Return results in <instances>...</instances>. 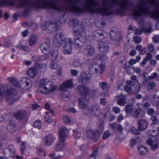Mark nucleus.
Listing matches in <instances>:
<instances>
[{
    "label": "nucleus",
    "instance_id": "f257e3e1",
    "mask_svg": "<svg viewBox=\"0 0 159 159\" xmlns=\"http://www.w3.org/2000/svg\"><path fill=\"white\" fill-rule=\"evenodd\" d=\"M19 3L17 6L19 7H27L29 10L31 8H38L43 7L48 9V1L46 0H19ZM8 3L13 5L14 2L9 0H0V6Z\"/></svg>",
    "mask_w": 159,
    "mask_h": 159
},
{
    "label": "nucleus",
    "instance_id": "f03ea898",
    "mask_svg": "<svg viewBox=\"0 0 159 159\" xmlns=\"http://www.w3.org/2000/svg\"><path fill=\"white\" fill-rule=\"evenodd\" d=\"M17 90L8 84H5L0 87V104L4 98L7 103L11 105L19 98Z\"/></svg>",
    "mask_w": 159,
    "mask_h": 159
},
{
    "label": "nucleus",
    "instance_id": "7ed1b4c3",
    "mask_svg": "<svg viewBox=\"0 0 159 159\" xmlns=\"http://www.w3.org/2000/svg\"><path fill=\"white\" fill-rule=\"evenodd\" d=\"M39 87L40 92L44 94L53 93L58 88L57 85H54L49 80L44 78L40 82Z\"/></svg>",
    "mask_w": 159,
    "mask_h": 159
},
{
    "label": "nucleus",
    "instance_id": "20e7f679",
    "mask_svg": "<svg viewBox=\"0 0 159 159\" xmlns=\"http://www.w3.org/2000/svg\"><path fill=\"white\" fill-rule=\"evenodd\" d=\"M7 80L17 88L24 86L25 85V89H29L32 86L31 81L29 78L25 77L22 78L20 83L18 82L16 79L12 77H8Z\"/></svg>",
    "mask_w": 159,
    "mask_h": 159
},
{
    "label": "nucleus",
    "instance_id": "39448f33",
    "mask_svg": "<svg viewBox=\"0 0 159 159\" xmlns=\"http://www.w3.org/2000/svg\"><path fill=\"white\" fill-rule=\"evenodd\" d=\"M15 147L12 144L7 146L3 151L4 157L6 159H14L15 156Z\"/></svg>",
    "mask_w": 159,
    "mask_h": 159
},
{
    "label": "nucleus",
    "instance_id": "423d86ee",
    "mask_svg": "<svg viewBox=\"0 0 159 159\" xmlns=\"http://www.w3.org/2000/svg\"><path fill=\"white\" fill-rule=\"evenodd\" d=\"M72 40L71 39H65L62 48L63 53L65 54H71L72 47Z\"/></svg>",
    "mask_w": 159,
    "mask_h": 159
},
{
    "label": "nucleus",
    "instance_id": "0eeeda50",
    "mask_svg": "<svg viewBox=\"0 0 159 159\" xmlns=\"http://www.w3.org/2000/svg\"><path fill=\"white\" fill-rule=\"evenodd\" d=\"M101 108L98 104H94L89 109V113L92 116H97L101 112Z\"/></svg>",
    "mask_w": 159,
    "mask_h": 159
},
{
    "label": "nucleus",
    "instance_id": "6e6552de",
    "mask_svg": "<svg viewBox=\"0 0 159 159\" xmlns=\"http://www.w3.org/2000/svg\"><path fill=\"white\" fill-rule=\"evenodd\" d=\"M105 69V65L101 63L98 68L92 67L89 69V71L90 75L96 74V75H98L102 74Z\"/></svg>",
    "mask_w": 159,
    "mask_h": 159
},
{
    "label": "nucleus",
    "instance_id": "1a4fd4ad",
    "mask_svg": "<svg viewBox=\"0 0 159 159\" xmlns=\"http://www.w3.org/2000/svg\"><path fill=\"white\" fill-rule=\"evenodd\" d=\"M107 34L105 30H98L94 31L93 34V36L94 38L101 40L106 38Z\"/></svg>",
    "mask_w": 159,
    "mask_h": 159
},
{
    "label": "nucleus",
    "instance_id": "9d476101",
    "mask_svg": "<svg viewBox=\"0 0 159 159\" xmlns=\"http://www.w3.org/2000/svg\"><path fill=\"white\" fill-rule=\"evenodd\" d=\"M73 86V84L72 80L70 79L66 81L61 84L59 87V89L62 92H65L67 91L68 89Z\"/></svg>",
    "mask_w": 159,
    "mask_h": 159
},
{
    "label": "nucleus",
    "instance_id": "9b49d317",
    "mask_svg": "<svg viewBox=\"0 0 159 159\" xmlns=\"http://www.w3.org/2000/svg\"><path fill=\"white\" fill-rule=\"evenodd\" d=\"M95 130L92 129H89L86 132V136L88 138L90 139H92L94 142H97L99 139L98 134H96Z\"/></svg>",
    "mask_w": 159,
    "mask_h": 159
},
{
    "label": "nucleus",
    "instance_id": "f8f14e48",
    "mask_svg": "<svg viewBox=\"0 0 159 159\" xmlns=\"http://www.w3.org/2000/svg\"><path fill=\"white\" fill-rule=\"evenodd\" d=\"M64 39V34L62 33L58 32L53 38V41L57 46L59 47L63 43Z\"/></svg>",
    "mask_w": 159,
    "mask_h": 159
},
{
    "label": "nucleus",
    "instance_id": "ddd939ff",
    "mask_svg": "<svg viewBox=\"0 0 159 159\" xmlns=\"http://www.w3.org/2000/svg\"><path fill=\"white\" fill-rule=\"evenodd\" d=\"M84 39L80 35H76L74 39L75 45L77 48H80L84 45Z\"/></svg>",
    "mask_w": 159,
    "mask_h": 159
},
{
    "label": "nucleus",
    "instance_id": "4468645a",
    "mask_svg": "<svg viewBox=\"0 0 159 159\" xmlns=\"http://www.w3.org/2000/svg\"><path fill=\"white\" fill-rule=\"evenodd\" d=\"M84 51L87 56L92 57L94 54L95 49L91 44H87L85 46Z\"/></svg>",
    "mask_w": 159,
    "mask_h": 159
},
{
    "label": "nucleus",
    "instance_id": "2eb2a0df",
    "mask_svg": "<svg viewBox=\"0 0 159 159\" xmlns=\"http://www.w3.org/2000/svg\"><path fill=\"white\" fill-rule=\"evenodd\" d=\"M55 139V136L52 134H49L44 138V144L46 146H50L52 145Z\"/></svg>",
    "mask_w": 159,
    "mask_h": 159
},
{
    "label": "nucleus",
    "instance_id": "dca6fc26",
    "mask_svg": "<svg viewBox=\"0 0 159 159\" xmlns=\"http://www.w3.org/2000/svg\"><path fill=\"white\" fill-rule=\"evenodd\" d=\"M107 41H100L98 43V49L100 51L103 52H107L109 50Z\"/></svg>",
    "mask_w": 159,
    "mask_h": 159
},
{
    "label": "nucleus",
    "instance_id": "f3484780",
    "mask_svg": "<svg viewBox=\"0 0 159 159\" xmlns=\"http://www.w3.org/2000/svg\"><path fill=\"white\" fill-rule=\"evenodd\" d=\"M69 130L65 127L61 129L59 131V138L60 141H65L66 138L68 136Z\"/></svg>",
    "mask_w": 159,
    "mask_h": 159
},
{
    "label": "nucleus",
    "instance_id": "a211bd4d",
    "mask_svg": "<svg viewBox=\"0 0 159 159\" xmlns=\"http://www.w3.org/2000/svg\"><path fill=\"white\" fill-rule=\"evenodd\" d=\"M77 90L78 94L81 96H86L89 93V90L86 87L79 85L77 87Z\"/></svg>",
    "mask_w": 159,
    "mask_h": 159
},
{
    "label": "nucleus",
    "instance_id": "6ab92c4d",
    "mask_svg": "<svg viewBox=\"0 0 159 159\" xmlns=\"http://www.w3.org/2000/svg\"><path fill=\"white\" fill-rule=\"evenodd\" d=\"M110 38L112 41L118 42L121 39V37L117 33V30L113 28L110 32Z\"/></svg>",
    "mask_w": 159,
    "mask_h": 159
},
{
    "label": "nucleus",
    "instance_id": "aec40b11",
    "mask_svg": "<svg viewBox=\"0 0 159 159\" xmlns=\"http://www.w3.org/2000/svg\"><path fill=\"white\" fill-rule=\"evenodd\" d=\"M60 141L55 144L54 147V149L56 152L62 151L66 148L64 143L65 141Z\"/></svg>",
    "mask_w": 159,
    "mask_h": 159
},
{
    "label": "nucleus",
    "instance_id": "412c9836",
    "mask_svg": "<svg viewBox=\"0 0 159 159\" xmlns=\"http://www.w3.org/2000/svg\"><path fill=\"white\" fill-rule=\"evenodd\" d=\"M115 98L116 99L117 104L120 106H124L127 102L126 97L123 95L116 96L115 97Z\"/></svg>",
    "mask_w": 159,
    "mask_h": 159
},
{
    "label": "nucleus",
    "instance_id": "4be33fe9",
    "mask_svg": "<svg viewBox=\"0 0 159 159\" xmlns=\"http://www.w3.org/2000/svg\"><path fill=\"white\" fill-rule=\"evenodd\" d=\"M138 128L140 131H143L145 130L148 127V123L147 121L144 119L139 120L138 121Z\"/></svg>",
    "mask_w": 159,
    "mask_h": 159
},
{
    "label": "nucleus",
    "instance_id": "5701e85b",
    "mask_svg": "<svg viewBox=\"0 0 159 159\" xmlns=\"http://www.w3.org/2000/svg\"><path fill=\"white\" fill-rule=\"evenodd\" d=\"M79 107L81 109H84L88 106L89 100L86 98H82L79 100Z\"/></svg>",
    "mask_w": 159,
    "mask_h": 159
},
{
    "label": "nucleus",
    "instance_id": "b1692460",
    "mask_svg": "<svg viewBox=\"0 0 159 159\" xmlns=\"http://www.w3.org/2000/svg\"><path fill=\"white\" fill-rule=\"evenodd\" d=\"M146 143L150 145L151 148L153 150H155L159 147L158 143L155 141H153L150 139L147 140Z\"/></svg>",
    "mask_w": 159,
    "mask_h": 159
},
{
    "label": "nucleus",
    "instance_id": "393cba45",
    "mask_svg": "<svg viewBox=\"0 0 159 159\" xmlns=\"http://www.w3.org/2000/svg\"><path fill=\"white\" fill-rule=\"evenodd\" d=\"M26 112L24 110H20L14 114L15 117L18 120H22L25 116Z\"/></svg>",
    "mask_w": 159,
    "mask_h": 159
},
{
    "label": "nucleus",
    "instance_id": "a878e982",
    "mask_svg": "<svg viewBox=\"0 0 159 159\" xmlns=\"http://www.w3.org/2000/svg\"><path fill=\"white\" fill-rule=\"evenodd\" d=\"M40 47L42 52L43 53H46L49 51L51 48L49 42H45L41 44Z\"/></svg>",
    "mask_w": 159,
    "mask_h": 159
},
{
    "label": "nucleus",
    "instance_id": "bb28decb",
    "mask_svg": "<svg viewBox=\"0 0 159 159\" xmlns=\"http://www.w3.org/2000/svg\"><path fill=\"white\" fill-rule=\"evenodd\" d=\"M75 29L73 31V34L76 35H80V33L83 32L84 31L85 28L83 25H78L76 26V29Z\"/></svg>",
    "mask_w": 159,
    "mask_h": 159
},
{
    "label": "nucleus",
    "instance_id": "cd10ccee",
    "mask_svg": "<svg viewBox=\"0 0 159 159\" xmlns=\"http://www.w3.org/2000/svg\"><path fill=\"white\" fill-rule=\"evenodd\" d=\"M46 114L44 116L45 120L46 122L50 123L52 121V119L50 116L52 115L54 113V111L52 110H50L45 112Z\"/></svg>",
    "mask_w": 159,
    "mask_h": 159
},
{
    "label": "nucleus",
    "instance_id": "c85d7f7f",
    "mask_svg": "<svg viewBox=\"0 0 159 159\" xmlns=\"http://www.w3.org/2000/svg\"><path fill=\"white\" fill-rule=\"evenodd\" d=\"M37 70L35 67H31L27 72V75L31 78H34L37 75Z\"/></svg>",
    "mask_w": 159,
    "mask_h": 159
},
{
    "label": "nucleus",
    "instance_id": "c756f323",
    "mask_svg": "<svg viewBox=\"0 0 159 159\" xmlns=\"http://www.w3.org/2000/svg\"><path fill=\"white\" fill-rule=\"evenodd\" d=\"M38 39V37L36 34H33L32 35L29 39V45L31 46L34 45L36 43Z\"/></svg>",
    "mask_w": 159,
    "mask_h": 159
},
{
    "label": "nucleus",
    "instance_id": "7c9ffc66",
    "mask_svg": "<svg viewBox=\"0 0 159 159\" xmlns=\"http://www.w3.org/2000/svg\"><path fill=\"white\" fill-rule=\"evenodd\" d=\"M47 25L48 30L51 31L54 30H58L59 29V27L57 23H52Z\"/></svg>",
    "mask_w": 159,
    "mask_h": 159
},
{
    "label": "nucleus",
    "instance_id": "2f4dec72",
    "mask_svg": "<svg viewBox=\"0 0 159 159\" xmlns=\"http://www.w3.org/2000/svg\"><path fill=\"white\" fill-rule=\"evenodd\" d=\"M48 55L47 54L40 56H35L32 57L33 59L36 61H39L41 60H45L48 59Z\"/></svg>",
    "mask_w": 159,
    "mask_h": 159
},
{
    "label": "nucleus",
    "instance_id": "473e14b6",
    "mask_svg": "<svg viewBox=\"0 0 159 159\" xmlns=\"http://www.w3.org/2000/svg\"><path fill=\"white\" fill-rule=\"evenodd\" d=\"M73 65L75 67H81L83 66V62L79 59H76L74 60Z\"/></svg>",
    "mask_w": 159,
    "mask_h": 159
},
{
    "label": "nucleus",
    "instance_id": "72a5a7b5",
    "mask_svg": "<svg viewBox=\"0 0 159 159\" xmlns=\"http://www.w3.org/2000/svg\"><path fill=\"white\" fill-rule=\"evenodd\" d=\"M138 148L139 153L141 155L146 154L148 152V148L143 146L140 145L138 146Z\"/></svg>",
    "mask_w": 159,
    "mask_h": 159
},
{
    "label": "nucleus",
    "instance_id": "f704fd0d",
    "mask_svg": "<svg viewBox=\"0 0 159 159\" xmlns=\"http://www.w3.org/2000/svg\"><path fill=\"white\" fill-rule=\"evenodd\" d=\"M49 54L51 56L52 60H57V58L59 56L58 52L57 50H53L49 52Z\"/></svg>",
    "mask_w": 159,
    "mask_h": 159
},
{
    "label": "nucleus",
    "instance_id": "c9c22d12",
    "mask_svg": "<svg viewBox=\"0 0 159 159\" xmlns=\"http://www.w3.org/2000/svg\"><path fill=\"white\" fill-rule=\"evenodd\" d=\"M89 75L85 73H82L80 77V80H82L83 83L88 80L90 79Z\"/></svg>",
    "mask_w": 159,
    "mask_h": 159
},
{
    "label": "nucleus",
    "instance_id": "e433bc0d",
    "mask_svg": "<svg viewBox=\"0 0 159 159\" xmlns=\"http://www.w3.org/2000/svg\"><path fill=\"white\" fill-rule=\"evenodd\" d=\"M16 47L21 50H23L25 51L29 52L30 51V49L27 46L19 44L16 45Z\"/></svg>",
    "mask_w": 159,
    "mask_h": 159
},
{
    "label": "nucleus",
    "instance_id": "4c0bfd02",
    "mask_svg": "<svg viewBox=\"0 0 159 159\" xmlns=\"http://www.w3.org/2000/svg\"><path fill=\"white\" fill-rule=\"evenodd\" d=\"M35 67L37 70L42 69L43 70H44L46 69L47 65L45 64H36Z\"/></svg>",
    "mask_w": 159,
    "mask_h": 159
},
{
    "label": "nucleus",
    "instance_id": "58836bf2",
    "mask_svg": "<svg viewBox=\"0 0 159 159\" xmlns=\"http://www.w3.org/2000/svg\"><path fill=\"white\" fill-rule=\"evenodd\" d=\"M78 20L74 19L70 20L69 22L70 25L72 27H74V29H76V26L78 25Z\"/></svg>",
    "mask_w": 159,
    "mask_h": 159
},
{
    "label": "nucleus",
    "instance_id": "ea45409f",
    "mask_svg": "<svg viewBox=\"0 0 159 159\" xmlns=\"http://www.w3.org/2000/svg\"><path fill=\"white\" fill-rule=\"evenodd\" d=\"M7 129L11 132L15 131L16 129L15 125L13 124H9L7 126Z\"/></svg>",
    "mask_w": 159,
    "mask_h": 159
},
{
    "label": "nucleus",
    "instance_id": "a19ab883",
    "mask_svg": "<svg viewBox=\"0 0 159 159\" xmlns=\"http://www.w3.org/2000/svg\"><path fill=\"white\" fill-rule=\"evenodd\" d=\"M98 154V150L96 149L94 150L92 153L90 155L89 157V159H96V156Z\"/></svg>",
    "mask_w": 159,
    "mask_h": 159
},
{
    "label": "nucleus",
    "instance_id": "79ce46f5",
    "mask_svg": "<svg viewBox=\"0 0 159 159\" xmlns=\"http://www.w3.org/2000/svg\"><path fill=\"white\" fill-rule=\"evenodd\" d=\"M73 135L76 139H79L81 136L80 132L77 130H73Z\"/></svg>",
    "mask_w": 159,
    "mask_h": 159
},
{
    "label": "nucleus",
    "instance_id": "37998d69",
    "mask_svg": "<svg viewBox=\"0 0 159 159\" xmlns=\"http://www.w3.org/2000/svg\"><path fill=\"white\" fill-rule=\"evenodd\" d=\"M99 85L103 90H106L107 89V84L106 82H100L99 83Z\"/></svg>",
    "mask_w": 159,
    "mask_h": 159
},
{
    "label": "nucleus",
    "instance_id": "c03bdc74",
    "mask_svg": "<svg viewBox=\"0 0 159 159\" xmlns=\"http://www.w3.org/2000/svg\"><path fill=\"white\" fill-rule=\"evenodd\" d=\"M97 58L99 60H102V61H106L107 59V57L106 55L100 54L96 56Z\"/></svg>",
    "mask_w": 159,
    "mask_h": 159
},
{
    "label": "nucleus",
    "instance_id": "a18cd8bd",
    "mask_svg": "<svg viewBox=\"0 0 159 159\" xmlns=\"http://www.w3.org/2000/svg\"><path fill=\"white\" fill-rule=\"evenodd\" d=\"M34 126L39 129H40L42 126V124L40 120H36L34 124Z\"/></svg>",
    "mask_w": 159,
    "mask_h": 159
},
{
    "label": "nucleus",
    "instance_id": "49530a36",
    "mask_svg": "<svg viewBox=\"0 0 159 159\" xmlns=\"http://www.w3.org/2000/svg\"><path fill=\"white\" fill-rule=\"evenodd\" d=\"M104 122H102L99 125V126L98 129V134H101L103 131L104 129Z\"/></svg>",
    "mask_w": 159,
    "mask_h": 159
},
{
    "label": "nucleus",
    "instance_id": "de8ad7c7",
    "mask_svg": "<svg viewBox=\"0 0 159 159\" xmlns=\"http://www.w3.org/2000/svg\"><path fill=\"white\" fill-rule=\"evenodd\" d=\"M139 131V129H137L134 127H132L131 129V133L134 135H139L140 134Z\"/></svg>",
    "mask_w": 159,
    "mask_h": 159
},
{
    "label": "nucleus",
    "instance_id": "09e8293b",
    "mask_svg": "<svg viewBox=\"0 0 159 159\" xmlns=\"http://www.w3.org/2000/svg\"><path fill=\"white\" fill-rule=\"evenodd\" d=\"M150 120L152 121L151 125L152 126H154L155 124H158L159 121L157 118L155 116H152L150 118Z\"/></svg>",
    "mask_w": 159,
    "mask_h": 159
},
{
    "label": "nucleus",
    "instance_id": "8fccbe9b",
    "mask_svg": "<svg viewBox=\"0 0 159 159\" xmlns=\"http://www.w3.org/2000/svg\"><path fill=\"white\" fill-rule=\"evenodd\" d=\"M156 84L154 82H151L149 83L147 86V89L148 90H151L155 87Z\"/></svg>",
    "mask_w": 159,
    "mask_h": 159
},
{
    "label": "nucleus",
    "instance_id": "3c124183",
    "mask_svg": "<svg viewBox=\"0 0 159 159\" xmlns=\"http://www.w3.org/2000/svg\"><path fill=\"white\" fill-rule=\"evenodd\" d=\"M141 111V109L140 108H137L133 113L132 116L133 117H137Z\"/></svg>",
    "mask_w": 159,
    "mask_h": 159
},
{
    "label": "nucleus",
    "instance_id": "603ef678",
    "mask_svg": "<svg viewBox=\"0 0 159 159\" xmlns=\"http://www.w3.org/2000/svg\"><path fill=\"white\" fill-rule=\"evenodd\" d=\"M25 142H22L20 145V149L21 150V153L22 154H24L25 150Z\"/></svg>",
    "mask_w": 159,
    "mask_h": 159
},
{
    "label": "nucleus",
    "instance_id": "864d4df0",
    "mask_svg": "<svg viewBox=\"0 0 159 159\" xmlns=\"http://www.w3.org/2000/svg\"><path fill=\"white\" fill-rule=\"evenodd\" d=\"M132 110V107L131 105H126L125 107V111L127 113H129L131 112Z\"/></svg>",
    "mask_w": 159,
    "mask_h": 159
},
{
    "label": "nucleus",
    "instance_id": "5fc2aeb1",
    "mask_svg": "<svg viewBox=\"0 0 159 159\" xmlns=\"http://www.w3.org/2000/svg\"><path fill=\"white\" fill-rule=\"evenodd\" d=\"M38 153L39 155L42 156L43 155L45 157L46 155V153L44 150L41 148H38L37 150Z\"/></svg>",
    "mask_w": 159,
    "mask_h": 159
},
{
    "label": "nucleus",
    "instance_id": "6e6d98bb",
    "mask_svg": "<svg viewBox=\"0 0 159 159\" xmlns=\"http://www.w3.org/2000/svg\"><path fill=\"white\" fill-rule=\"evenodd\" d=\"M57 60H52L50 65V67L51 69H55L56 68L57 65L56 63Z\"/></svg>",
    "mask_w": 159,
    "mask_h": 159
},
{
    "label": "nucleus",
    "instance_id": "4d7b16f0",
    "mask_svg": "<svg viewBox=\"0 0 159 159\" xmlns=\"http://www.w3.org/2000/svg\"><path fill=\"white\" fill-rule=\"evenodd\" d=\"M154 112L155 110L153 108H152L148 109L147 111V114L150 116H153L154 114Z\"/></svg>",
    "mask_w": 159,
    "mask_h": 159
},
{
    "label": "nucleus",
    "instance_id": "13d9d810",
    "mask_svg": "<svg viewBox=\"0 0 159 159\" xmlns=\"http://www.w3.org/2000/svg\"><path fill=\"white\" fill-rule=\"evenodd\" d=\"M124 89L127 92H130L132 90L131 86L129 84L126 83V85L124 86Z\"/></svg>",
    "mask_w": 159,
    "mask_h": 159
},
{
    "label": "nucleus",
    "instance_id": "bf43d9fd",
    "mask_svg": "<svg viewBox=\"0 0 159 159\" xmlns=\"http://www.w3.org/2000/svg\"><path fill=\"white\" fill-rule=\"evenodd\" d=\"M110 135V132L108 131H106L103 134V138L104 139L108 138Z\"/></svg>",
    "mask_w": 159,
    "mask_h": 159
},
{
    "label": "nucleus",
    "instance_id": "052dcab7",
    "mask_svg": "<svg viewBox=\"0 0 159 159\" xmlns=\"http://www.w3.org/2000/svg\"><path fill=\"white\" fill-rule=\"evenodd\" d=\"M148 50L150 52H152L154 50V45L152 44H149L147 46Z\"/></svg>",
    "mask_w": 159,
    "mask_h": 159
},
{
    "label": "nucleus",
    "instance_id": "680f3d73",
    "mask_svg": "<svg viewBox=\"0 0 159 159\" xmlns=\"http://www.w3.org/2000/svg\"><path fill=\"white\" fill-rule=\"evenodd\" d=\"M134 42L137 43H139L141 41V39L139 36H135L134 37Z\"/></svg>",
    "mask_w": 159,
    "mask_h": 159
},
{
    "label": "nucleus",
    "instance_id": "e2e57ef3",
    "mask_svg": "<svg viewBox=\"0 0 159 159\" xmlns=\"http://www.w3.org/2000/svg\"><path fill=\"white\" fill-rule=\"evenodd\" d=\"M100 104L103 106H105L107 104V100L105 98H101L100 99Z\"/></svg>",
    "mask_w": 159,
    "mask_h": 159
},
{
    "label": "nucleus",
    "instance_id": "0e129e2a",
    "mask_svg": "<svg viewBox=\"0 0 159 159\" xmlns=\"http://www.w3.org/2000/svg\"><path fill=\"white\" fill-rule=\"evenodd\" d=\"M152 57V54L149 52H148L146 54V57L144 58L148 61L151 60Z\"/></svg>",
    "mask_w": 159,
    "mask_h": 159
},
{
    "label": "nucleus",
    "instance_id": "69168bd1",
    "mask_svg": "<svg viewBox=\"0 0 159 159\" xmlns=\"http://www.w3.org/2000/svg\"><path fill=\"white\" fill-rule=\"evenodd\" d=\"M63 120L64 122L66 124H69L70 123L71 120L67 116H65L63 117Z\"/></svg>",
    "mask_w": 159,
    "mask_h": 159
},
{
    "label": "nucleus",
    "instance_id": "338daca9",
    "mask_svg": "<svg viewBox=\"0 0 159 159\" xmlns=\"http://www.w3.org/2000/svg\"><path fill=\"white\" fill-rule=\"evenodd\" d=\"M56 154L54 153H50L49 155V156L51 159H59L61 158L60 156H58L54 157Z\"/></svg>",
    "mask_w": 159,
    "mask_h": 159
},
{
    "label": "nucleus",
    "instance_id": "774afa93",
    "mask_svg": "<svg viewBox=\"0 0 159 159\" xmlns=\"http://www.w3.org/2000/svg\"><path fill=\"white\" fill-rule=\"evenodd\" d=\"M153 41L155 43L159 42V36L156 35L154 37L152 38Z\"/></svg>",
    "mask_w": 159,
    "mask_h": 159
}]
</instances>
